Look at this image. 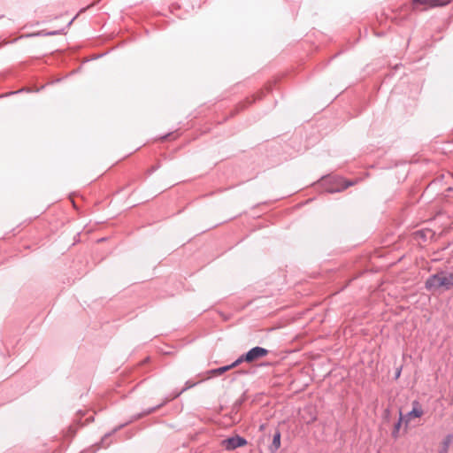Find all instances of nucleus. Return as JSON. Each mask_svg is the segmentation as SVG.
Masks as SVG:
<instances>
[{"label":"nucleus","mask_w":453,"mask_h":453,"mask_svg":"<svg viewBox=\"0 0 453 453\" xmlns=\"http://www.w3.org/2000/svg\"><path fill=\"white\" fill-rule=\"evenodd\" d=\"M453 286V273H439L430 276L426 281V288L431 292L448 290Z\"/></svg>","instance_id":"nucleus-1"},{"label":"nucleus","mask_w":453,"mask_h":453,"mask_svg":"<svg viewBox=\"0 0 453 453\" xmlns=\"http://www.w3.org/2000/svg\"><path fill=\"white\" fill-rule=\"evenodd\" d=\"M449 0H413L412 5L414 9H417L418 5H423L425 9L430 7H437L445 5Z\"/></svg>","instance_id":"nucleus-5"},{"label":"nucleus","mask_w":453,"mask_h":453,"mask_svg":"<svg viewBox=\"0 0 453 453\" xmlns=\"http://www.w3.org/2000/svg\"><path fill=\"white\" fill-rule=\"evenodd\" d=\"M403 420H404V418H403L402 413L400 412L399 421L395 425L394 430L392 432V435L395 438L398 437L399 430H400V427H401V423H402Z\"/></svg>","instance_id":"nucleus-9"},{"label":"nucleus","mask_w":453,"mask_h":453,"mask_svg":"<svg viewBox=\"0 0 453 453\" xmlns=\"http://www.w3.org/2000/svg\"><path fill=\"white\" fill-rule=\"evenodd\" d=\"M325 183H328L329 186L326 188V190L329 193L341 192L347 188L348 187L353 185L350 181H346L342 178L340 177H333L329 178L326 180H324Z\"/></svg>","instance_id":"nucleus-3"},{"label":"nucleus","mask_w":453,"mask_h":453,"mask_svg":"<svg viewBox=\"0 0 453 453\" xmlns=\"http://www.w3.org/2000/svg\"><path fill=\"white\" fill-rule=\"evenodd\" d=\"M280 433L279 431H277L273 435L271 450L273 452H274L280 448Z\"/></svg>","instance_id":"nucleus-7"},{"label":"nucleus","mask_w":453,"mask_h":453,"mask_svg":"<svg viewBox=\"0 0 453 453\" xmlns=\"http://www.w3.org/2000/svg\"><path fill=\"white\" fill-rule=\"evenodd\" d=\"M226 449H234L246 444V441L239 436L232 437L223 441Z\"/></svg>","instance_id":"nucleus-6"},{"label":"nucleus","mask_w":453,"mask_h":453,"mask_svg":"<svg viewBox=\"0 0 453 453\" xmlns=\"http://www.w3.org/2000/svg\"><path fill=\"white\" fill-rule=\"evenodd\" d=\"M424 414L423 408L421 404L418 401H414L412 403V409L411 411H409L405 417H403L404 418V421L406 423L411 422L413 418H420Z\"/></svg>","instance_id":"nucleus-4"},{"label":"nucleus","mask_w":453,"mask_h":453,"mask_svg":"<svg viewBox=\"0 0 453 453\" xmlns=\"http://www.w3.org/2000/svg\"><path fill=\"white\" fill-rule=\"evenodd\" d=\"M55 32L49 33L48 35H55Z\"/></svg>","instance_id":"nucleus-10"},{"label":"nucleus","mask_w":453,"mask_h":453,"mask_svg":"<svg viewBox=\"0 0 453 453\" xmlns=\"http://www.w3.org/2000/svg\"><path fill=\"white\" fill-rule=\"evenodd\" d=\"M238 365H234V362L229 365H226V366H222V367H219L218 369H214V370H211L210 372L212 373V374H217V375H220L222 373H224L225 372L234 368V367H236Z\"/></svg>","instance_id":"nucleus-8"},{"label":"nucleus","mask_w":453,"mask_h":453,"mask_svg":"<svg viewBox=\"0 0 453 453\" xmlns=\"http://www.w3.org/2000/svg\"><path fill=\"white\" fill-rule=\"evenodd\" d=\"M268 354V350L262 347H254L246 354L242 355L234 361V365H240L242 362L251 363L258 360Z\"/></svg>","instance_id":"nucleus-2"}]
</instances>
